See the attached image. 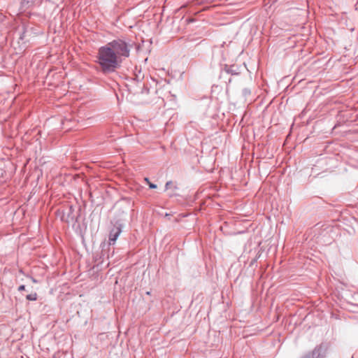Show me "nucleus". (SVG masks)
Returning <instances> with one entry per match:
<instances>
[{
    "label": "nucleus",
    "mask_w": 358,
    "mask_h": 358,
    "mask_svg": "<svg viewBox=\"0 0 358 358\" xmlns=\"http://www.w3.org/2000/svg\"><path fill=\"white\" fill-rule=\"evenodd\" d=\"M97 59L101 71L104 73L114 72L120 67L122 63V59H119L115 52H113V50L106 45L99 49Z\"/></svg>",
    "instance_id": "obj_1"
},
{
    "label": "nucleus",
    "mask_w": 358,
    "mask_h": 358,
    "mask_svg": "<svg viewBox=\"0 0 358 358\" xmlns=\"http://www.w3.org/2000/svg\"><path fill=\"white\" fill-rule=\"evenodd\" d=\"M117 56L119 59L122 57H129L132 44L122 39H115L106 45Z\"/></svg>",
    "instance_id": "obj_2"
},
{
    "label": "nucleus",
    "mask_w": 358,
    "mask_h": 358,
    "mask_svg": "<svg viewBox=\"0 0 358 358\" xmlns=\"http://www.w3.org/2000/svg\"><path fill=\"white\" fill-rule=\"evenodd\" d=\"M326 357V348L324 345L316 346L312 351L305 353L301 358H324Z\"/></svg>",
    "instance_id": "obj_3"
},
{
    "label": "nucleus",
    "mask_w": 358,
    "mask_h": 358,
    "mask_svg": "<svg viewBox=\"0 0 358 358\" xmlns=\"http://www.w3.org/2000/svg\"><path fill=\"white\" fill-rule=\"evenodd\" d=\"M122 232L120 226H114L109 234V245H114Z\"/></svg>",
    "instance_id": "obj_4"
},
{
    "label": "nucleus",
    "mask_w": 358,
    "mask_h": 358,
    "mask_svg": "<svg viewBox=\"0 0 358 358\" xmlns=\"http://www.w3.org/2000/svg\"><path fill=\"white\" fill-rule=\"evenodd\" d=\"M27 299L29 301L36 300V294H30L27 296Z\"/></svg>",
    "instance_id": "obj_5"
},
{
    "label": "nucleus",
    "mask_w": 358,
    "mask_h": 358,
    "mask_svg": "<svg viewBox=\"0 0 358 358\" xmlns=\"http://www.w3.org/2000/svg\"><path fill=\"white\" fill-rule=\"evenodd\" d=\"M145 180L147 181V182H148V185H149L150 189H156L157 188V185L153 184V183H152V182H150L149 181L148 178H145Z\"/></svg>",
    "instance_id": "obj_6"
},
{
    "label": "nucleus",
    "mask_w": 358,
    "mask_h": 358,
    "mask_svg": "<svg viewBox=\"0 0 358 358\" xmlns=\"http://www.w3.org/2000/svg\"><path fill=\"white\" fill-rule=\"evenodd\" d=\"M24 289H25V286H24V285H20V286L18 287V290H19L20 292L23 291V290H24Z\"/></svg>",
    "instance_id": "obj_7"
},
{
    "label": "nucleus",
    "mask_w": 358,
    "mask_h": 358,
    "mask_svg": "<svg viewBox=\"0 0 358 358\" xmlns=\"http://www.w3.org/2000/svg\"><path fill=\"white\" fill-rule=\"evenodd\" d=\"M172 184L171 181H169L166 183V189H168L169 187V185H171Z\"/></svg>",
    "instance_id": "obj_8"
},
{
    "label": "nucleus",
    "mask_w": 358,
    "mask_h": 358,
    "mask_svg": "<svg viewBox=\"0 0 358 358\" xmlns=\"http://www.w3.org/2000/svg\"><path fill=\"white\" fill-rule=\"evenodd\" d=\"M32 281H33L34 282H36V280L34 278H32Z\"/></svg>",
    "instance_id": "obj_9"
}]
</instances>
